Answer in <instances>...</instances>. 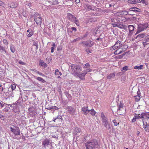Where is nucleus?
I'll list each match as a JSON object with an SVG mask.
<instances>
[{
	"mask_svg": "<svg viewBox=\"0 0 149 149\" xmlns=\"http://www.w3.org/2000/svg\"><path fill=\"white\" fill-rule=\"evenodd\" d=\"M110 49L112 51L116 50L114 52L115 55L120 54L126 50V48L125 47V45H123V42L119 40H117L114 45L110 47Z\"/></svg>",
	"mask_w": 149,
	"mask_h": 149,
	"instance_id": "1",
	"label": "nucleus"
},
{
	"mask_svg": "<svg viewBox=\"0 0 149 149\" xmlns=\"http://www.w3.org/2000/svg\"><path fill=\"white\" fill-rule=\"evenodd\" d=\"M70 66L73 73L75 76H77L80 79L84 80L86 73L82 72V68L77 65L71 64Z\"/></svg>",
	"mask_w": 149,
	"mask_h": 149,
	"instance_id": "2",
	"label": "nucleus"
},
{
	"mask_svg": "<svg viewBox=\"0 0 149 149\" xmlns=\"http://www.w3.org/2000/svg\"><path fill=\"white\" fill-rule=\"evenodd\" d=\"M98 143L95 141H92L91 142H87L85 143L86 149H93L94 147L98 146Z\"/></svg>",
	"mask_w": 149,
	"mask_h": 149,
	"instance_id": "3",
	"label": "nucleus"
},
{
	"mask_svg": "<svg viewBox=\"0 0 149 149\" xmlns=\"http://www.w3.org/2000/svg\"><path fill=\"white\" fill-rule=\"evenodd\" d=\"M148 26V23H145L139 24L138 26L137 31L135 35L141 32L144 31L146 29Z\"/></svg>",
	"mask_w": 149,
	"mask_h": 149,
	"instance_id": "4",
	"label": "nucleus"
},
{
	"mask_svg": "<svg viewBox=\"0 0 149 149\" xmlns=\"http://www.w3.org/2000/svg\"><path fill=\"white\" fill-rule=\"evenodd\" d=\"M67 18L70 21L72 22H74L77 25L78 20L74 16L72 15L70 13H68L67 16Z\"/></svg>",
	"mask_w": 149,
	"mask_h": 149,
	"instance_id": "5",
	"label": "nucleus"
},
{
	"mask_svg": "<svg viewBox=\"0 0 149 149\" xmlns=\"http://www.w3.org/2000/svg\"><path fill=\"white\" fill-rule=\"evenodd\" d=\"M34 20L37 24L40 25L41 24L42 19L39 14L37 13L35 15Z\"/></svg>",
	"mask_w": 149,
	"mask_h": 149,
	"instance_id": "6",
	"label": "nucleus"
},
{
	"mask_svg": "<svg viewBox=\"0 0 149 149\" xmlns=\"http://www.w3.org/2000/svg\"><path fill=\"white\" fill-rule=\"evenodd\" d=\"M112 25L113 27H117L121 29L126 30L127 28V26L126 25H123L122 24H112Z\"/></svg>",
	"mask_w": 149,
	"mask_h": 149,
	"instance_id": "7",
	"label": "nucleus"
},
{
	"mask_svg": "<svg viewBox=\"0 0 149 149\" xmlns=\"http://www.w3.org/2000/svg\"><path fill=\"white\" fill-rule=\"evenodd\" d=\"M128 27L129 30L128 35L129 36H131L134 33V31L135 28L134 26L132 25H129L128 26Z\"/></svg>",
	"mask_w": 149,
	"mask_h": 149,
	"instance_id": "8",
	"label": "nucleus"
},
{
	"mask_svg": "<svg viewBox=\"0 0 149 149\" xmlns=\"http://www.w3.org/2000/svg\"><path fill=\"white\" fill-rule=\"evenodd\" d=\"M16 128V129H14L11 127H10L11 131L13 132L14 135H19L20 133V130L18 127H17Z\"/></svg>",
	"mask_w": 149,
	"mask_h": 149,
	"instance_id": "9",
	"label": "nucleus"
},
{
	"mask_svg": "<svg viewBox=\"0 0 149 149\" xmlns=\"http://www.w3.org/2000/svg\"><path fill=\"white\" fill-rule=\"evenodd\" d=\"M143 114H141L140 115V114H135V116L132 120V123L135 122L136 121V119H139L143 118Z\"/></svg>",
	"mask_w": 149,
	"mask_h": 149,
	"instance_id": "10",
	"label": "nucleus"
},
{
	"mask_svg": "<svg viewBox=\"0 0 149 149\" xmlns=\"http://www.w3.org/2000/svg\"><path fill=\"white\" fill-rule=\"evenodd\" d=\"M102 124L108 130L111 129V127L110 124L109 123L107 119L105 120L102 121Z\"/></svg>",
	"mask_w": 149,
	"mask_h": 149,
	"instance_id": "11",
	"label": "nucleus"
},
{
	"mask_svg": "<svg viewBox=\"0 0 149 149\" xmlns=\"http://www.w3.org/2000/svg\"><path fill=\"white\" fill-rule=\"evenodd\" d=\"M88 106H86V107H83L81 109L82 113L85 115H87L89 112V110H88Z\"/></svg>",
	"mask_w": 149,
	"mask_h": 149,
	"instance_id": "12",
	"label": "nucleus"
},
{
	"mask_svg": "<svg viewBox=\"0 0 149 149\" xmlns=\"http://www.w3.org/2000/svg\"><path fill=\"white\" fill-rule=\"evenodd\" d=\"M148 120L147 119H143V127L145 129V130L147 131V127L149 126V122H146V121Z\"/></svg>",
	"mask_w": 149,
	"mask_h": 149,
	"instance_id": "13",
	"label": "nucleus"
},
{
	"mask_svg": "<svg viewBox=\"0 0 149 149\" xmlns=\"http://www.w3.org/2000/svg\"><path fill=\"white\" fill-rule=\"evenodd\" d=\"M127 15V14L131 15V14L129 13V12L126 11H123L118 13H116V16H119L123 15L124 14Z\"/></svg>",
	"mask_w": 149,
	"mask_h": 149,
	"instance_id": "14",
	"label": "nucleus"
},
{
	"mask_svg": "<svg viewBox=\"0 0 149 149\" xmlns=\"http://www.w3.org/2000/svg\"><path fill=\"white\" fill-rule=\"evenodd\" d=\"M93 42H92L90 40L86 41L85 43L84 44L85 46L88 47H91L93 45Z\"/></svg>",
	"mask_w": 149,
	"mask_h": 149,
	"instance_id": "15",
	"label": "nucleus"
},
{
	"mask_svg": "<svg viewBox=\"0 0 149 149\" xmlns=\"http://www.w3.org/2000/svg\"><path fill=\"white\" fill-rule=\"evenodd\" d=\"M42 144L44 147L46 148L47 146L49 144V140L47 139H45L42 142Z\"/></svg>",
	"mask_w": 149,
	"mask_h": 149,
	"instance_id": "16",
	"label": "nucleus"
},
{
	"mask_svg": "<svg viewBox=\"0 0 149 149\" xmlns=\"http://www.w3.org/2000/svg\"><path fill=\"white\" fill-rule=\"evenodd\" d=\"M118 111L120 115H123L125 113V109L123 107L120 108V109H118Z\"/></svg>",
	"mask_w": 149,
	"mask_h": 149,
	"instance_id": "17",
	"label": "nucleus"
},
{
	"mask_svg": "<svg viewBox=\"0 0 149 149\" xmlns=\"http://www.w3.org/2000/svg\"><path fill=\"white\" fill-rule=\"evenodd\" d=\"M54 74L56 75H57V78H61L60 76L62 75V73L59 72L58 69H56L55 70V71Z\"/></svg>",
	"mask_w": 149,
	"mask_h": 149,
	"instance_id": "18",
	"label": "nucleus"
},
{
	"mask_svg": "<svg viewBox=\"0 0 149 149\" xmlns=\"http://www.w3.org/2000/svg\"><path fill=\"white\" fill-rule=\"evenodd\" d=\"M128 2L130 3L135 4L137 3H140V0H129Z\"/></svg>",
	"mask_w": 149,
	"mask_h": 149,
	"instance_id": "19",
	"label": "nucleus"
},
{
	"mask_svg": "<svg viewBox=\"0 0 149 149\" xmlns=\"http://www.w3.org/2000/svg\"><path fill=\"white\" fill-rule=\"evenodd\" d=\"M17 6V4L15 2H13L10 4V7L12 8H15Z\"/></svg>",
	"mask_w": 149,
	"mask_h": 149,
	"instance_id": "20",
	"label": "nucleus"
},
{
	"mask_svg": "<svg viewBox=\"0 0 149 149\" xmlns=\"http://www.w3.org/2000/svg\"><path fill=\"white\" fill-rule=\"evenodd\" d=\"M85 8L88 10H94V9L93 8L94 7L92 8L91 5L89 4L86 5Z\"/></svg>",
	"mask_w": 149,
	"mask_h": 149,
	"instance_id": "21",
	"label": "nucleus"
},
{
	"mask_svg": "<svg viewBox=\"0 0 149 149\" xmlns=\"http://www.w3.org/2000/svg\"><path fill=\"white\" fill-rule=\"evenodd\" d=\"M90 113L92 116H95L96 112L94 110V109H92L89 110Z\"/></svg>",
	"mask_w": 149,
	"mask_h": 149,
	"instance_id": "22",
	"label": "nucleus"
},
{
	"mask_svg": "<svg viewBox=\"0 0 149 149\" xmlns=\"http://www.w3.org/2000/svg\"><path fill=\"white\" fill-rule=\"evenodd\" d=\"M32 71H33L35 72L36 73H37L38 74H39L40 75L42 76L43 77L45 76V75L44 74L39 72V71H38L34 69H33L32 70Z\"/></svg>",
	"mask_w": 149,
	"mask_h": 149,
	"instance_id": "23",
	"label": "nucleus"
},
{
	"mask_svg": "<svg viewBox=\"0 0 149 149\" xmlns=\"http://www.w3.org/2000/svg\"><path fill=\"white\" fill-rule=\"evenodd\" d=\"M140 9L136 7H133L131 8L130 9V11H136V12H139V11Z\"/></svg>",
	"mask_w": 149,
	"mask_h": 149,
	"instance_id": "24",
	"label": "nucleus"
},
{
	"mask_svg": "<svg viewBox=\"0 0 149 149\" xmlns=\"http://www.w3.org/2000/svg\"><path fill=\"white\" fill-rule=\"evenodd\" d=\"M101 117L102 118V121H104V120H106L107 119V118L104 115L103 112L101 113Z\"/></svg>",
	"mask_w": 149,
	"mask_h": 149,
	"instance_id": "25",
	"label": "nucleus"
},
{
	"mask_svg": "<svg viewBox=\"0 0 149 149\" xmlns=\"http://www.w3.org/2000/svg\"><path fill=\"white\" fill-rule=\"evenodd\" d=\"M84 69L85 70L84 71L83 73H86V74H87V72H91L92 71L91 69L90 68Z\"/></svg>",
	"mask_w": 149,
	"mask_h": 149,
	"instance_id": "26",
	"label": "nucleus"
},
{
	"mask_svg": "<svg viewBox=\"0 0 149 149\" xmlns=\"http://www.w3.org/2000/svg\"><path fill=\"white\" fill-rule=\"evenodd\" d=\"M134 97L136 102L139 101L140 99V97L139 95L134 96Z\"/></svg>",
	"mask_w": 149,
	"mask_h": 149,
	"instance_id": "27",
	"label": "nucleus"
},
{
	"mask_svg": "<svg viewBox=\"0 0 149 149\" xmlns=\"http://www.w3.org/2000/svg\"><path fill=\"white\" fill-rule=\"evenodd\" d=\"M115 76V73H112L110 74L109 75H108L107 76V78L108 79H110L113 76L114 77Z\"/></svg>",
	"mask_w": 149,
	"mask_h": 149,
	"instance_id": "28",
	"label": "nucleus"
},
{
	"mask_svg": "<svg viewBox=\"0 0 149 149\" xmlns=\"http://www.w3.org/2000/svg\"><path fill=\"white\" fill-rule=\"evenodd\" d=\"M36 79L38 81H40L43 83H44L45 82V81L43 78L40 77H38Z\"/></svg>",
	"mask_w": 149,
	"mask_h": 149,
	"instance_id": "29",
	"label": "nucleus"
},
{
	"mask_svg": "<svg viewBox=\"0 0 149 149\" xmlns=\"http://www.w3.org/2000/svg\"><path fill=\"white\" fill-rule=\"evenodd\" d=\"M39 65L41 66H46V64L44 63L43 61H40Z\"/></svg>",
	"mask_w": 149,
	"mask_h": 149,
	"instance_id": "30",
	"label": "nucleus"
},
{
	"mask_svg": "<svg viewBox=\"0 0 149 149\" xmlns=\"http://www.w3.org/2000/svg\"><path fill=\"white\" fill-rule=\"evenodd\" d=\"M143 65H140L139 66H135L134 69H135L141 70L143 68Z\"/></svg>",
	"mask_w": 149,
	"mask_h": 149,
	"instance_id": "31",
	"label": "nucleus"
},
{
	"mask_svg": "<svg viewBox=\"0 0 149 149\" xmlns=\"http://www.w3.org/2000/svg\"><path fill=\"white\" fill-rule=\"evenodd\" d=\"M124 104L123 102H120L119 106L118 107V109H120V108L123 107Z\"/></svg>",
	"mask_w": 149,
	"mask_h": 149,
	"instance_id": "32",
	"label": "nucleus"
},
{
	"mask_svg": "<svg viewBox=\"0 0 149 149\" xmlns=\"http://www.w3.org/2000/svg\"><path fill=\"white\" fill-rule=\"evenodd\" d=\"M112 122L114 124V126H116L119 124V123L116 120H113Z\"/></svg>",
	"mask_w": 149,
	"mask_h": 149,
	"instance_id": "33",
	"label": "nucleus"
},
{
	"mask_svg": "<svg viewBox=\"0 0 149 149\" xmlns=\"http://www.w3.org/2000/svg\"><path fill=\"white\" fill-rule=\"evenodd\" d=\"M33 32L32 31H31L29 32V34L27 35V36L28 38L30 37L33 35Z\"/></svg>",
	"mask_w": 149,
	"mask_h": 149,
	"instance_id": "34",
	"label": "nucleus"
},
{
	"mask_svg": "<svg viewBox=\"0 0 149 149\" xmlns=\"http://www.w3.org/2000/svg\"><path fill=\"white\" fill-rule=\"evenodd\" d=\"M90 68V65L89 63H87L85 64V66L84 67V68Z\"/></svg>",
	"mask_w": 149,
	"mask_h": 149,
	"instance_id": "35",
	"label": "nucleus"
},
{
	"mask_svg": "<svg viewBox=\"0 0 149 149\" xmlns=\"http://www.w3.org/2000/svg\"><path fill=\"white\" fill-rule=\"evenodd\" d=\"M144 36V34H139L137 36L136 38H143Z\"/></svg>",
	"mask_w": 149,
	"mask_h": 149,
	"instance_id": "36",
	"label": "nucleus"
},
{
	"mask_svg": "<svg viewBox=\"0 0 149 149\" xmlns=\"http://www.w3.org/2000/svg\"><path fill=\"white\" fill-rule=\"evenodd\" d=\"M10 50L12 52L14 53L15 52V49L14 47L11 46L10 47Z\"/></svg>",
	"mask_w": 149,
	"mask_h": 149,
	"instance_id": "37",
	"label": "nucleus"
},
{
	"mask_svg": "<svg viewBox=\"0 0 149 149\" xmlns=\"http://www.w3.org/2000/svg\"><path fill=\"white\" fill-rule=\"evenodd\" d=\"M33 46H35L36 47V49H38V43L36 42H34L33 43Z\"/></svg>",
	"mask_w": 149,
	"mask_h": 149,
	"instance_id": "38",
	"label": "nucleus"
},
{
	"mask_svg": "<svg viewBox=\"0 0 149 149\" xmlns=\"http://www.w3.org/2000/svg\"><path fill=\"white\" fill-rule=\"evenodd\" d=\"M11 88L12 91L14 90L16 88V85L14 84H12Z\"/></svg>",
	"mask_w": 149,
	"mask_h": 149,
	"instance_id": "39",
	"label": "nucleus"
},
{
	"mask_svg": "<svg viewBox=\"0 0 149 149\" xmlns=\"http://www.w3.org/2000/svg\"><path fill=\"white\" fill-rule=\"evenodd\" d=\"M124 55V54H123L120 55L118 56H116V58L118 59H121L123 57Z\"/></svg>",
	"mask_w": 149,
	"mask_h": 149,
	"instance_id": "40",
	"label": "nucleus"
},
{
	"mask_svg": "<svg viewBox=\"0 0 149 149\" xmlns=\"http://www.w3.org/2000/svg\"><path fill=\"white\" fill-rule=\"evenodd\" d=\"M146 115L147 117V118H145L144 119H147L148 120H149V112L146 113Z\"/></svg>",
	"mask_w": 149,
	"mask_h": 149,
	"instance_id": "41",
	"label": "nucleus"
},
{
	"mask_svg": "<svg viewBox=\"0 0 149 149\" xmlns=\"http://www.w3.org/2000/svg\"><path fill=\"white\" fill-rule=\"evenodd\" d=\"M122 69L123 70H124L125 71H127L129 70L127 66H126L123 67Z\"/></svg>",
	"mask_w": 149,
	"mask_h": 149,
	"instance_id": "42",
	"label": "nucleus"
},
{
	"mask_svg": "<svg viewBox=\"0 0 149 149\" xmlns=\"http://www.w3.org/2000/svg\"><path fill=\"white\" fill-rule=\"evenodd\" d=\"M86 52L88 54H89L91 53V50H90L88 48L86 50Z\"/></svg>",
	"mask_w": 149,
	"mask_h": 149,
	"instance_id": "43",
	"label": "nucleus"
},
{
	"mask_svg": "<svg viewBox=\"0 0 149 149\" xmlns=\"http://www.w3.org/2000/svg\"><path fill=\"white\" fill-rule=\"evenodd\" d=\"M116 18H117V17H114V18H111V22H116V21L115 19H116Z\"/></svg>",
	"mask_w": 149,
	"mask_h": 149,
	"instance_id": "44",
	"label": "nucleus"
},
{
	"mask_svg": "<svg viewBox=\"0 0 149 149\" xmlns=\"http://www.w3.org/2000/svg\"><path fill=\"white\" fill-rule=\"evenodd\" d=\"M3 42L4 44L6 45H8V43L6 39H3Z\"/></svg>",
	"mask_w": 149,
	"mask_h": 149,
	"instance_id": "45",
	"label": "nucleus"
},
{
	"mask_svg": "<svg viewBox=\"0 0 149 149\" xmlns=\"http://www.w3.org/2000/svg\"><path fill=\"white\" fill-rule=\"evenodd\" d=\"M0 50H2V51H5V49L3 47L0 45Z\"/></svg>",
	"mask_w": 149,
	"mask_h": 149,
	"instance_id": "46",
	"label": "nucleus"
},
{
	"mask_svg": "<svg viewBox=\"0 0 149 149\" xmlns=\"http://www.w3.org/2000/svg\"><path fill=\"white\" fill-rule=\"evenodd\" d=\"M4 4V2L0 1V6H2L3 7Z\"/></svg>",
	"mask_w": 149,
	"mask_h": 149,
	"instance_id": "47",
	"label": "nucleus"
},
{
	"mask_svg": "<svg viewBox=\"0 0 149 149\" xmlns=\"http://www.w3.org/2000/svg\"><path fill=\"white\" fill-rule=\"evenodd\" d=\"M140 2L139 3H142L143 4H145L146 3V1L145 0H140Z\"/></svg>",
	"mask_w": 149,
	"mask_h": 149,
	"instance_id": "48",
	"label": "nucleus"
},
{
	"mask_svg": "<svg viewBox=\"0 0 149 149\" xmlns=\"http://www.w3.org/2000/svg\"><path fill=\"white\" fill-rule=\"evenodd\" d=\"M88 34V32H87L84 35L83 38L86 37Z\"/></svg>",
	"mask_w": 149,
	"mask_h": 149,
	"instance_id": "49",
	"label": "nucleus"
},
{
	"mask_svg": "<svg viewBox=\"0 0 149 149\" xmlns=\"http://www.w3.org/2000/svg\"><path fill=\"white\" fill-rule=\"evenodd\" d=\"M19 63L21 65H25L26 63L23 61H19Z\"/></svg>",
	"mask_w": 149,
	"mask_h": 149,
	"instance_id": "50",
	"label": "nucleus"
},
{
	"mask_svg": "<svg viewBox=\"0 0 149 149\" xmlns=\"http://www.w3.org/2000/svg\"><path fill=\"white\" fill-rule=\"evenodd\" d=\"M69 109H70L68 110L70 112L71 111H73L74 110V109L72 107H70Z\"/></svg>",
	"mask_w": 149,
	"mask_h": 149,
	"instance_id": "51",
	"label": "nucleus"
},
{
	"mask_svg": "<svg viewBox=\"0 0 149 149\" xmlns=\"http://www.w3.org/2000/svg\"><path fill=\"white\" fill-rule=\"evenodd\" d=\"M4 106V104L0 102V108H2Z\"/></svg>",
	"mask_w": 149,
	"mask_h": 149,
	"instance_id": "52",
	"label": "nucleus"
},
{
	"mask_svg": "<svg viewBox=\"0 0 149 149\" xmlns=\"http://www.w3.org/2000/svg\"><path fill=\"white\" fill-rule=\"evenodd\" d=\"M52 109H56V110H58V108L56 106H52Z\"/></svg>",
	"mask_w": 149,
	"mask_h": 149,
	"instance_id": "53",
	"label": "nucleus"
},
{
	"mask_svg": "<svg viewBox=\"0 0 149 149\" xmlns=\"http://www.w3.org/2000/svg\"><path fill=\"white\" fill-rule=\"evenodd\" d=\"M72 30L73 31H76L77 30L74 27H72L71 28Z\"/></svg>",
	"mask_w": 149,
	"mask_h": 149,
	"instance_id": "54",
	"label": "nucleus"
},
{
	"mask_svg": "<svg viewBox=\"0 0 149 149\" xmlns=\"http://www.w3.org/2000/svg\"><path fill=\"white\" fill-rule=\"evenodd\" d=\"M55 0V1H54V4H58L59 3V2H58V1H56V0Z\"/></svg>",
	"mask_w": 149,
	"mask_h": 149,
	"instance_id": "55",
	"label": "nucleus"
},
{
	"mask_svg": "<svg viewBox=\"0 0 149 149\" xmlns=\"http://www.w3.org/2000/svg\"><path fill=\"white\" fill-rule=\"evenodd\" d=\"M75 2L76 3H80V0H75Z\"/></svg>",
	"mask_w": 149,
	"mask_h": 149,
	"instance_id": "56",
	"label": "nucleus"
},
{
	"mask_svg": "<svg viewBox=\"0 0 149 149\" xmlns=\"http://www.w3.org/2000/svg\"><path fill=\"white\" fill-rule=\"evenodd\" d=\"M51 52L52 53H53L54 52V47H52L51 48Z\"/></svg>",
	"mask_w": 149,
	"mask_h": 149,
	"instance_id": "57",
	"label": "nucleus"
},
{
	"mask_svg": "<svg viewBox=\"0 0 149 149\" xmlns=\"http://www.w3.org/2000/svg\"><path fill=\"white\" fill-rule=\"evenodd\" d=\"M146 40L149 39V35L147 36H146Z\"/></svg>",
	"mask_w": 149,
	"mask_h": 149,
	"instance_id": "58",
	"label": "nucleus"
},
{
	"mask_svg": "<svg viewBox=\"0 0 149 149\" xmlns=\"http://www.w3.org/2000/svg\"><path fill=\"white\" fill-rule=\"evenodd\" d=\"M53 109V108H52V107H48V108H47V109H49V110H51V109Z\"/></svg>",
	"mask_w": 149,
	"mask_h": 149,
	"instance_id": "59",
	"label": "nucleus"
},
{
	"mask_svg": "<svg viewBox=\"0 0 149 149\" xmlns=\"http://www.w3.org/2000/svg\"><path fill=\"white\" fill-rule=\"evenodd\" d=\"M81 39L79 38H77L76 39V40H77V41L79 40H81Z\"/></svg>",
	"mask_w": 149,
	"mask_h": 149,
	"instance_id": "60",
	"label": "nucleus"
},
{
	"mask_svg": "<svg viewBox=\"0 0 149 149\" xmlns=\"http://www.w3.org/2000/svg\"><path fill=\"white\" fill-rule=\"evenodd\" d=\"M85 42L84 41H83L81 42V44H83L84 45V44L85 43Z\"/></svg>",
	"mask_w": 149,
	"mask_h": 149,
	"instance_id": "61",
	"label": "nucleus"
},
{
	"mask_svg": "<svg viewBox=\"0 0 149 149\" xmlns=\"http://www.w3.org/2000/svg\"><path fill=\"white\" fill-rule=\"evenodd\" d=\"M77 41V40H76V39H74L73 41L72 42H75Z\"/></svg>",
	"mask_w": 149,
	"mask_h": 149,
	"instance_id": "62",
	"label": "nucleus"
},
{
	"mask_svg": "<svg viewBox=\"0 0 149 149\" xmlns=\"http://www.w3.org/2000/svg\"><path fill=\"white\" fill-rule=\"evenodd\" d=\"M57 118L54 119H53V121L55 122V120L57 119Z\"/></svg>",
	"mask_w": 149,
	"mask_h": 149,
	"instance_id": "63",
	"label": "nucleus"
},
{
	"mask_svg": "<svg viewBox=\"0 0 149 149\" xmlns=\"http://www.w3.org/2000/svg\"><path fill=\"white\" fill-rule=\"evenodd\" d=\"M8 106H10V107H12V104H8Z\"/></svg>",
	"mask_w": 149,
	"mask_h": 149,
	"instance_id": "64",
	"label": "nucleus"
}]
</instances>
